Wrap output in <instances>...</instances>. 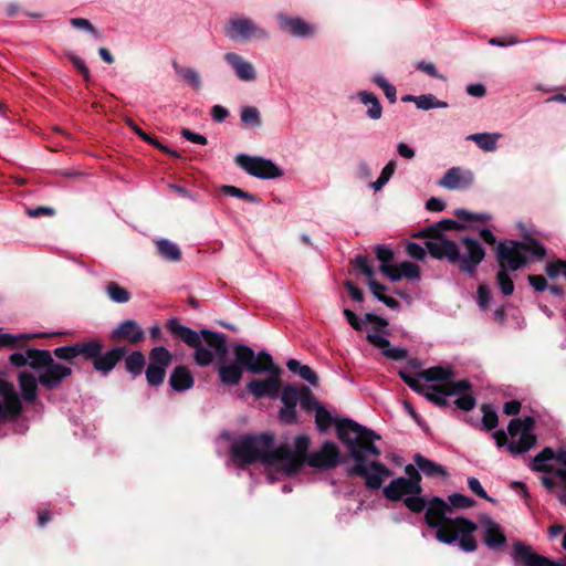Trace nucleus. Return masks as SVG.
<instances>
[{
  "mask_svg": "<svg viewBox=\"0 0 566 566\" xmlns=\"http://www.w3.org/2000/svg\"><path fill=\"white\" fill-rule=\"evenodd\" d=\"M145 333L134 319H125L118 324L111 333V339L114 342L125 339L132 344L143 342Z\"/></svg>",
  "mask_w": 566,
  "mask_h": 566,
  "instance_id": "6ab92c4d",
  "label": "nucleus"
},
{
  "mask_svg": "<svg viewBox=\"0 0 566 566\" xmlns=\"http://www.w3.org/2000/svg\"><path fill=\"white\" fill-rule=\"evenodd\" d=\"M355 268L361 271L364 275L367 276L368 281L375 276V272L373 266L369 263V260L365 255H357L354 260Z\"/></svg>",
  "mask_w": 566,
  "mask_h": 566,
  "instance_id": "6e6d98bb",
  "label": "nucleus"
},
{
  "mask_svg": "<svg viewBox=\"0 0 566 566\" xmlns=\"http://www.w3.org/2000/svg\"><path fill=\"white\" fill-rule=\"evenodd\" d=\"M474 176L471 170H464L460 167H452L446 171L438 185L449 189H465L473 184Z\"/></svg>",
  "mask_w": 566,
  "mask_h": 566,
  "instance_id": "f3484780",
  "label": "nucleus"
},
{
  "mask_svg": "<svg viewBox=\"0 0 566 566\" xmlns=\"http://www.w3.org/2000/svg\"><path fill=\"white\" fill-rule=\"evenodd\" d=\"M301 396V388L293 385H286L281 392V400L284 406H297Z\"/></svg>",
  "mask_w": 566,
  "mask_h": 566,
  "instance_id": "de8ad7c7",
  "label": "nucleus"
},
{
  "mask_svg": "<svg viewBox=\"0 0 566 566\" xmlns=\"http://www.w3.org/2000/svg\"><path fill=\"white\" fill-rule=\"evenodd\" d=\"M105 291L107 296L115 303H127L132 297L130 292L115 281L108 282Z\"/></svg>",
  "mask_w": 566,
  "mask_h": 566,
  "instance_id": "58836bf2",
  "label": "nucleus"
},
{
  "mask_svg": "<svg viewBox=\"0 0 566 566\" xmlns=\"http://www.w3.org/2000/svg\"><path fill=\"white\" fill-rule=\"evenodd\" d=\"M336 432L338 439L347 447L349 457L355 460V464L347 469V474L361 476L368 489L378 490L384 480L391 475V471L378 461L367 462L364 453L375 458L379 457L380 450L374 444V441L380 437L349 418H342L337 421Z\"/></svg>",
  "mask_w": 566,
  "mask_h": 566,
  "instance_id": "f257e3e1",
  "label": "nucleus"
},
{
  "mask_svg": "<svg viewBox=\"0 0 566 566\" xmlns=\"http://www.w3.org/2000/svg\"><path fill=\"white\" fill-rule=\"evenodd\" d=\"M402 277L412 281L420 280V268L409 261H403L399 264H396L391 273L388 275V279L396 282Z\"/></svg>",
  "mask_w": 566,
  "mask_h": 566,
  "instance_id": "bb28decb",
  "label": "nucleus"
},
{
  "mask_svg": "<svg viewBox=\"0 0 566 566\" xmlns=\"http://www.w3.org/2000/svg\"><path fill=\"white\" fill-rule=\"evenodd\" d=\"M146 380L147 384L151 387H159L164 384L165 377H166V370L164 368H158L155 366L148 365L146 370Z\"/></svg>",
  "mask_w": 566,
  "mask_h": 566,
  "instance_id": "49530a36",
  "label": "nucleus"
},
{
  "mask_svg": "<svg viewBox=\"0 0 566 566\" xmlns=\"http://www.w3.org/2000/svg\"><path fill=\"white\" fill-rule=\"evenodd\" d=\"M415 104L418 109H422V111L448 107L447 102L438 99L433 94L419 95L415 99Z\"/></svg>",
  "mask_w": 566,
  "mask_h": 566,
  "instance_id": "ea45409f",
  "label": "nucleus"
},
{
  "mask_svg": "<svg viewBox=\"0 0 566 566\" xmlns=\"http://www.w3.org/2000/svg\"><path fill=\"white\" fill-rule=\"evenodd\" d=\"M145 365H146L145 355L139 350H135V352L130 353L125 358V368H126L127 373H129L134 377L142 375V373L145 368Z\"/></svg>",
  "mask_w": 566,
  "mask_h": 566,
  "instance_id": "72a5a7b5",
  "label": "nucleus"
},
{
  "mask_svg": "<svg viewBox=\"0 0 566 566\" xmlns=\"http://www.w3.org/2000/svg\"><path fill=\"white\" fill-rule=\"evenodd\" d=\"M222 191L226 195L237 197L250 202H259V199L254 195L243 191L242 189L234 186H223Z\"/></svg>",
  "mask_w": 566,
  "mask_h": 566,
  "instance_id": "864d4df0",
  "label": "nucleus"
},
{
  "mask_svg": "<svg viewBox=\"0 0 566 566\" xmlns=\"http://www.w3.org/2000/svg\"><path fill=\"white\" fill-rule=\"evenodd\" d=\"M399 376L416 392L422 394L428 386L421 373L413 376L406 370H400Z\"/></svg>",
  "mask_w": 566,
  "mask_h": 566,
  "instance_id": "a19ab883",
  "label": "nucleus"
},
{
  "mask_svg": "<svg viewBox=\"0 0 566 566\" xmlns=\"http://www.w3.org/2000/svg\"><path fill=\"white\" fill-rule=\"evenodd\" d=\"M396 170V163L390 160L381 170L380 176L371 184V188L380 190L391 178Z\"/></svg>",
  "mask_w": 566,
  "mask_h": 566,
  "instance_id": "09e8293b",
  "label": "nucleus"
},
{
  "mask_svg": "<svg viewBox=\"0 0 566 566\" xmlns=\"http://www.w3.org/2000/svg\"><path fill=\"white\" fill-rule=\"evenodd\" d=\"M527 252L536 259H543L546 254L544 245L536 240H530L528 242L510 240L507 243L500 242L497 244L496 260L500 270L496 279L504 295H511L514 291L513 280L509 271H517L523 268L527 263Z\"/></svg>",
  "mask_w": 566,
  "mask_h": 566,
  "instance_id": "423d86ee",
  "label": "nucleus"
},
{
  "mask_svg": "<svg viewBox=\"0 0 566 566\" xmlns=\"http://www.w3.org/2000/svg\"><path fill=\"white\" fill-rule=\"evenodd\" d=\"M280 420L286 424H292L297 421L296 406H284L279 411Z\"/></svg>",
  "mask_w": 566,
  "mask_h": 566,
  "instance_id": "bf43d9fd",
  "label": "nucleus"
},
{
  "mask_svg": "<svg viewBox=\"0 0 566 566\" xmlns=\"http://www.w3.org/2000/svg\"><path fill=\"white\" fill-rule=\"evenodd\" d=\"M450 506L458 509H469L474 504V500L461 493H453L449 496Z\"/></svg>",
  "mask_w": 566,
  "mask_h": 566,
  "instance_id": "13d9d810",
  "label": "nucleus"
},
{
  "mask_svg": "<svg viewBox=\"0 0 566 566\" xmlns=\"http://www.w3.org/2000/svg\"><path fill=\"white\" fill-rule=\"evenodd\" d=\"M451 512V506L441 497L434 496L426 507L424 520L428 526L437 528L436 537L444 544L458 542V546L465 553L474 552L478 548L476 539L473 533L476 531V524L465 517H447Z\"/></svg>",
  "mask_w": 566,
  "mask_h": 566,
  "instance_id": "f03ea898",
  "label": "nucleus"
},
{
  "mask_svg": "<svg viewBox=\"0 0 566 566\" xmlns=\"http://www.w3.org/2000/svg\"><path fill=\"white\" fill-rule=\"evenodd\" d=\"M18 381L23 400L33 402L38 397L39 377L29 371H21L18 375Z\"/></svg>",
  "mask_w": 566,
  "mask_h": 566,
  "instance_id": "5701e85b",
  "label": "nucleus"
},
{
  "mask_svg": "<svg viewBox=\"0 0 566 566\" xmlns=\"http://www.w3.org/2000/svg\"><path fill=\"white\" fill-rule=\"evenodd\" d=\"M70 23L75 29L85 30V31H88L91 33H95V28L93 27V24L87 19H84V18H72L70 20Z\"/></svg>",
  "mask_w": 566,
  "mask_h": 566,
  "instance_id": "774afa93",
  "label": "nucleus"
},
{
  "mask_svg": "<svg viewBox=\"0 0 566 566\" xmlns=\"http://www.w3.org/2000/svg\"><path fill=\"white\" fill-rule=\"evenodd\" d=\"M226 35L231 40H250L252 38H268V33L259 28L251 19L237 17L230 19L226 29Z\"/></svg>",
  "mask_w": 566,
  "mask_h": 566,
  "instance_id": "2eb2a0df",
  "label": "nucleus"
},
{
  "mask_svg": "<svg viewBox=\"0 0 566 566\" xmlns=\"http://www.w3.org/2000/svg\"><path fill=\"white\" fill-rule=\"evenodd\" d=\"M69 59L72 62L73 66L83 75L84 80L88 82L91 78V73L84 60H82L75 54H69Z\"/></svg>",
  "mask_w": 566,
  "mask_h": 566,
  "instance_id": "0e129e2a",
  "label": "nucleus"
},
{
  "mask_svg": "<svg viewBox=\"0 0 566 566\" xmlns=\"http://www.w3.org/2000/svg\"><path fill=\"white\" fill-rule=\"evenodd\" d=\"M545 271L551 279H555L559 274L566 276V261L557 260L554 262H547Z\"/></svg>",
  "mask_w": 566,
  "mask_h": 566,
  "instance_id": "4d7b16f0",
  "label": "nucleus"
},
{
  "mask_svg": "<svg viewBox=\"0 0 566 566\" xmlns=\"http://www.w3.org/2000/svg\"><path fill=\"white\" fill-rule=\"evenodd\" d=\"M248 390L258 399L268 397L276 398L281 389L279 375H272L266 379H253L247 385Z\"/></svg>",
  "mask_w": 566,
  "mask_h": 566,
  "instance_id": "a211bd4d",
  "label": "nucleus"
},
{
  "mask_svg": "<svg viewBox=\"0 0 566 566\" xmlns=\"http://www.w3.org/2000/svg\"><path fill=\"white\" fill-rule=\"evenodd\" d=\"M471 387L472 385L469 380L460 379L442 385H428L421 395L434 405L446 407L449 406V397L470 390Z\"/></svg>",
  "mask_w": 566,
  "mask_h": 566,
  "instance_id": "ddd939ff",
  "label": "nucleus"
},
{
  "mask_svg": "<svg viewBox=\"0 0 566 566\" xmlns=\"http://www.w3.org/2000/svg\"><path fill=\"white\" fill-rule=\"evenodd\" d=\"M158 253L168 261H179L181 258V251L179 247L168 239H160L156 242Z\"/></svg>",
  "mask_w": 566,
  "mask_h": 566,
  "instance_id": "f704fd0d",
  "label": "nucleus"
},
{
  "mask_svg": "<svg viewBox=\"0 0 566 566\" xmlns=\"http://www.w3.org/2000/svg\"><path fill=\"white\" fill-rule=\"evenodd\" d=\"M382 355L391 360H403L408 357V350L403 347H391V344L382 352Z\"/></svg>",
  "mask_w": 566,
  "mask_h": 566,
  "instance_id": "680f3d73",
  "label": "nucleus"
},
{
  "mask_svg": "<svg viewBox=\"0 0 566 566\" xmlns=\"http://www.w3.org/2000/svg\"><path fill=\"white\" fill-rule=\"evenodd\" d=\"M28 366L39 371V382L46 390L59 388L62 381L72 375V368L55 363L48 349L28 348Z\"/></svg>",
  "mask_w": 566,
  "mask_h": 566,
  "instance_id": "1a4fd4ad",
  "label": "nucleus"
},
{
  "mask_svg": "<svg viewBox=\"0 0 566 566\" xmlns=\"http://www.w3.org/2000/svg\"><path fill=\"white\" fill-rule=\"evenodd\" d=\"M454 214L462 221L471 222V221H489L491 219L488 213H472L465 209H457Z\"/></svg>",
  "mask_w": 566,
  "mask_h": 566,
  "instance_id": "5fc2aeb1",
  "label": "nucleus"
},
{
  "mask_svg": "<svg viewBox=\"0 0 566 566\" xmlns=\"http://www.w3.org/2000/svg\"><path fill=\"white\" fill-rule=\"evenodd\" d=\"M500 133H475L467 137V140L474 142L483 151L492 153L497 148Z\"/></svg>",
  "mask_w": 566,
  "mask_h": 566,
  "instance_id": "cd10ccee",
  "label": "nucleus"
},
{
  "mask_svg": "<svg viewBox=\"0 0 566 566\" xmlns=\"http://www.w3.org/2000/svg\"><path fill=\"white\" fill-rule=\"evenodd\" d=\"M513 559L523 566H566V557L552 560L536 554L532 546L521 542L513 545Z\"/></svg>",
  "mask_w": 566,
  "mask_h": 566,
  "instance_id": "dca6fc26",
  "label": "nucleus"
},
{
  "mask_svg": "<svg viewBox=\"0 0 566 566\" xmlns=\"http://www.w3.org/2000/svg\"><path fill=\"white\" fill-rule=\"evenodd\" d=\"M403 503L413 513H420L427 507V503L420 494L408 495L403 499Z\"/></svg>",
  "mask_w": 566,
  "mask_h": 566,
  "instance_id": "603ef678",
  "label": "nucleus"
},
{
  "mask_svg": "<svg viewBox=\"0 0 566 566\" xmlns=\"http://www.w3.org/2000/svg\"><path fill=\"white\" fill-rule=\"evenodd\" d=\"M311 440L306 434L295 438L293 447L290 446L291 458L286 461V475L295 474L305 464L321 470L333 469L338 465L339 449L333 441L323 442L319 450L308 453Z\"/></svg>",
  "mask_w": 566,
  "mask_h": 566,
  "instance_id": "0eeeda50",
  "label": "nucleus"
},
{
  "mask_svg": "<svg viewBox=\"0 0 566 566\" xmlns=\"http://www.w3.org/2000/svg\"><path fill=\"white\" fill-rule=\"evenodd\" d=\"M367 340L375 347L381 349V352L390 345V340L379 332L367 334Z\"/></svg>",
  "mask_w": 566,
  "mask_h": 566,
  "instance_id": "e2e57ef3",
  "label": "nucleus"
},
{
  "mask_svg": "<svg viewBox=\"0 0 566 566\" xmlns=\"http://www.w3.org/2000/svg\"><path fill=\"white\" fill-rule=\"evenodd\" d=\"M468 391L469 390L460 392V396L453 401L454 405L462 411H470L476 405L475 397L472 394H469Z\"/></svg>",
  "mask_w": 566,
  "mask_h": 566,
  "instance_id": "3c124183",
  "label": "nucleus"
},
{
  "mask_svg": "<svg viewBox=\"0 0 566 566\" xmlns=\"http://www.w3.org/2000/svg\"><path fill=\"white\" fill-rule=\"evenodd\" d=\"M224 61L231 65L234 74L240 81L252 82L256 78V71L253 64L237 53H226Z\"/></svg>",
  "mask_w": 566,
  "mask_h": 566,
  "instance_id": "aec40b11",
  "label": "nucleus"
},
{
  "mask_svg": "<svg viewBox=\"0 0 566 566\" xmlns=\"http://www.w3.org/2000/svg\"><path fill=\"white\" fill-rule=\"evenodd\" d=\"M426 382L428 381H438V380H447L452 376V370L450 368H444L440 366L431 367L421 371Z\"/></svg>",
  "mask_w": 566,
  "mask_h": 566,
  "instance_id": "37998d69",
  "label": "nucleus"
},
{
  "mask_svg": "<svg viewBox=\"0 0 566 566\" xmlns=\"http://www.w3.org/2000/svg\"><path fill=\"white\" fill-rule=\"evenodd\" d=\"M279 21L281 29L294 36H307L314 31L313 27L298 18L280 17Z\"/></svg>",
  "mask_w": 566,
  "mask_h": 566,
  "instance_id": "393cba45",
  "label": "nucleus"
},
{
  "mask_svg": "<svg viewBox=\"0 0 566 566\" xmlns=\"http://www.w3.org/2000/svg\"><path fill=\"white\" fill-rule=\"evenodd\" d=\"M535 419L531 416L513 418L507 426V433L512 440L507 441V434L503 430L495 431L493 438L499 448L506 447L512 455H522L537 442V438L533 433Z\"/></svg>",
  "mask_w": 566,
  "mask_h": 566,
  "instance_id": "6e6552de",
  "label": "nucleus"
},
{
  "mask_svg": "<svg viewBox=\"0 0 566 566\" xmlns=\"http://www.w3.org/2000/svg\"><path fill=\"white\" fill-rule=\"evenodd\" d=\"M286 367L290 371L298 374V376L306 380L312 386H316L318 378L313 369L307 365H302L297 359L291 358L286 361Z\"/></svg>",
  "mask_w": 566,
  "mask_h": 566,
  "instance_id": "2f4dec72",
  "label": "nucleus"
},
{
  "mask_svg": "<svg viewBox=\"0 0 566 566\" xmlns=\"http://www.w3.org/2000/svg\"><path fill=\"white\" fill-rule=\"evenodd\" d=\"M168 331L195 349L193 359L198 366H209L214 359L223 361L228 355L227 335L203 328L199 333L182 325L177 318L167 323Z\"/></svg>",
  "mask_w": 566,
  "mask_h": 566,
  "instance_id": "20e7f679",
  "label": "nucleus"
},
{
  "mask_svg": "<svg viewBox=\"0 0 566 566\" xmlns=\"http://www.w3.org/2000/svg\"><path fill=\"white\" fill-rule=\"evenodd\" d=\"M172 361L171 353L164 346L154 347L149 352V364L150 366H155L158 368H164V370L169 367Z\"/></svg>",
  "mask_w": 566,
  "mask_h": 566,
  "instance_id": "473e14b6",
  "label": "nucleus"
},
{
  "mask_svg": "<svg viewBox=\"0 0 566 566\" xmlns=\"http://www.w3.org/2000/svg\"><path fill=\"white\" fill-rule=\"evenodd\" d=\"M340 419H338L339 421ZM334 422V419L328 410H326L322 405L316 408L315 410V423L317 427V430L321 432H325L332 423ZM337 423V420H335V424Z\"/></svg>",
  "mask_w": 566,
  "mask_h": 566,
  "instance_id": "c03bdc74",
  "label": "nucleus"
},
{
  "mask_svg": "<svg viewBox=\"0 0 566 566\" xmlns=\"http://www.w3.org/2000/svg\"><path fill=\"white\" fill-rule=\"evenodd\" d=\"M405 471L408 478H397L384 488L382 492L386 499L390 501H399L403 500L408 495L421 494L422 488L420 485V473L411 464H408Z\"/></svg>",
  "mask_w": 566,
  "mask_h": 566,
  "instance_id": "9b49d317",
  "label": "nucleus"
},
{
  "mask_svg": "<svg viewBox=\"0 0 566 566\" xmlns=\"http://www.w3.org/2000/svg\"><path fill=\"white\" fill-rule=\"evenodd\" d=\"M172 67L193 90L201 87L200 74L195 69L181 67L176 61L172 62Z\"/></svg>",
  "mask_w": 566,
  "mask_h": 566,
  "instance_id": "4c0bfd02",
  "label": "nucleus"
},
{
  "mask_svg": "<svg viewBox=\"0 0 566 566\" xmlns=\"http://www.w3.org/2000/svg\"><path fill=\"white\" fill-rule=\"evenodd\" d=\"M235 164L249 175L260 179H275L283 175L279 166L272 160L262 157L239 154L235 157Z\"/></svg>",
  "mask_w": 566,
  "mask_h": 566,
  "instance_id": "f8f14e48",
  "label": "nucleus"
},
{
  "mask_svg": "<svg viewBox=\"0 0 566 566\" xmlns=\"http://www.w3.org/2000/svg\"><path fill=\"white\" fill-rule=\"evenodd\" d=\"M483 538L485 545L491 549L499 548L506 543V537L502 527L492 520L486 521Z\"/></svg>",
  "mask_w": 566,
  "mask_h": 566,
  "instance_id": "b1692460",
  "label": "nucleus"
},
{
  "mask_svg": "<svg viewBox=\"0 0 566 566\" xmlns=\"http://www.w3.org/2000/svg\"><path fill=\"white\" fill-rule=\"evenodd\" d=\"M298 402L301 405V408L307 412L316 410V408L321 406L315 395L311 391L310 388L305 386L301 388V396Z\"/></svg>",
  "mask_w": 566,
  "mask_h": 566,
  "instance_id": "a18cd8bd",
  "label": "nucleus"
},
{
  "mask_svg": "<svg viewBox=\"0 0 566 566\" xmlns=\"http://www.w3.org/2000/svg\"><path fill=\"white\" fill-rule=\"evenodd\" d=\"M357 95L360 102L368 107L367 116L373 120L379 119L382 115V106L378 97L374 93L367 91H360Z\"/></svg>",
  "mask_w": 566,
  "mask_h": 566,
  "instance_id": "c756f323",
  "label": "nucleus"
},
{
  "mask_svg": "<svg viewBox=\"0 0 566 566\" xmlns=\"http://www.w3.org/2000/svg\"><path fill=\"white\" fill-rule=\"evenodd\" d=\"M232 458L243 464L260 462L266 467H276L286 475V461L291 458L286 443L274 448L272 433L245 434L231 446Z\"/></svg>",
  "mask_w": 566,
  "mask_h": 566,
  "instance_id": "7ed1b4c3",
  "label": "nucleus"
},
{
  "mask_svg": "<svg viewBox=\"0 0 566 566\" xmlns=\"http://www.w3.org/2000/svg\"><path fill=\"white\" fill-rule=\"evenodd\" d=\"M461 242L462 250L454 241L438 235L426 241V249L432 258L447 260L461 272L472 275L483 261L485 251L476 239L464 237Z\"/></svg>",
  "mask_w": 566,
  "mask_h": 566,
  "instance_id": "39448f33",
  "label": "nucleus"
},
{
  "mask_svg": "<svg viewBox=\"0 0 566 566\" xmlns=\"http://www.w3.org/2000/svg\"><path fill=\"white\" fill-rule=\"evenodd\" d=\"M169 385L175 391H185L193 387L195 378L188 367L176 366L169 376Z\"/></svg>",
  "mask_w": 566,
  "mask_h": 566,
  "instance_id": "4be33fe9",
  "label": "nucleus"
},
{
  "mask_svg": "<svg viewBox=\"0 0 566 566\" xmlns=\"http://www.w3.org/2000/svg\"><path fill=\"white\" fill-rule=\"evenodd\" d=\"M53 354L59 359L72 360V359L76 358L75 343L72 345H67V346L56 347L53 350Z\"/></svg>",
  "mask_w": 566,
  "mask_h": 566,
  "instance_id": "052dcab7",
  "label": "nucleus"
},
{
  "mask_svg": "<svg viewBox=\"0 0 566 566\" xmlns=\"http://www.w3.org/2000/svg\"><path fill=\"white\" fill-rule=\"evenodd\" d=\"M125 355L126 349L124 347H114L104 354H98L93 360V367L103 375H107L125 357Z\"/></svg>",
  "mask_w": 566,
  "mask_h": 566,
  "instance_id": "412c9836",
  "label": "nucleus"
},
{
  "mask_svg": "<svg viewBox=\"0 0 566 566\" xmlns=\"http://www.w3.org/2000/svg\"><path fill=\"white\" fill-rule=\"evenodd\" d=\"M218 375L222 384L228 386L238 385L242 378L243 369L237 363L220 361Z\"/></svg>",
  "mask_w": 566,
  "mask_h": 566,
  "instance_id": "a878e982",
  "label": "nucleus"
},
{
  "mask_svg": "<svg viewBox=\"0 0 566 566\" xmlns=\"http://www.w3.org/2000/svg\"><path fill=\"white\" fill-rule=\"evenodd\" d=\"M482 410H483V417H482L483 428L488 431L495 429L499 423V418H497V413L495 412V410L488 405H484Z\"/></svg>",
  "mask_w": 566,
  "mask_h": 566,
  "instance_id": "8fccbe9b",
  "label": "nucleus"
},
{
  "mask_svg": "<svg viewBox=\"0 0 566 566\" xmlns=\"http://www.w3.org/2000/svg\"><path fill=\"white\" fill-rule=\"evenodd\" d=\"M0 421L17 419L23 411L21 399L14 386L4 379H0Z\"/></svg>",
  "mask_w": 566,
  "mask_h": 566,
  "instance_id": "4468645a",
  "label": "nucleus"
},
{
  "mask_svg": "<svg viewBox=\"0 0 566 566\" xmlns=\"http://www.w3.org/2000/svg\"><path fill=\"white\" fill-rule=\"evenodd\" d=\"M551 460H554V451L547 447L534 457L531 469L536 472H549L552 467L547 462Z\"/></svg>",
  "mask_w": 566,
  "mask_h": 566,
  "instance_id": "e433bc0d",
  "label": "nucleus"
},
{
  "mask_svg": "<svg viewBox=\"0 0 566 566\" xmlns=\"http://www.w3.org/2000/svg\"><path fill=\"white\" fill-rule=\"evenodd\" d=\"M234 359L243 370L252 374L268 373L270 375H280V367L275 366L272 356L266 350H260L258 354L248 345L234 344L232 346Z\"/></svg>",
  "mask_w": 566,
  "mask_h": 566,
  "instance_id": "9d476101",
  "label": "nucleus"
},
{
  "mask_svg": "<svg viewBox=\"0 0 566 566\" xmlns=\"http://www.w3.org/2000/svg\"><path fill=\"white\" fill-rule=\"evenodd\" d=\"M407 254L416 260H423L426 256V249L417 242H409L406 247Z\"/></svg>",
  "mask_w": 566,
  "mask_h": 566,
  "instance_id": "338daca9",
  "label": "nucleus"
},
{
  "mask_svg": "<svg viewBox=\"0 0 566 566\" xmlns=\"http://www.w3.org/2000/svg\"><path fill=\"white\" fill-rule=\"evenodd\" d=\"M103 344L95 338H92L86 342H77L75 343L76 348V357H82L85 360H93L95 357L102 353L103 350Z\"/></svg>",
  "mask_w": 566,
  "mask_h": 566,
  "instance_id": "c85d7f7f",
  "label": "nucleus"
},
{
  "mask_svg": "<svg viewBox=\"0 0 566 566\" xmlns=\"http://www.w3.org/2000/svg\"><path fill=\"white\" fill-rule=\"evenodd\" d=\"M415 463L419 468V470L426 474L427 476H447L448 472L444 467L436 463L434 461L427 459L421 454H416Z\"/></svg>",
  "mask_w": 566,
  "mask_h": 566,
  "instance_id": "7c9ffc66",
  "label": "nucleus"
},
{
  "mask_svg": "<svg viewBox=\"0 0 566 566\" xmlns=\"http://www.w3.org/2000/svg\"><path fill=\"white\" fill-rule=\"evenodd\" d=\"M468 486L470 491L473 492L479 497L492 501V499L488 495V493L485 492V490L483 489V486L481 485L480 481L476 478L470 476L468 479Z\"/></svg>",
  "mask_w": 566,
  "mask_h": 566,
  "instance_id": "69168bd1",
  "label": "nucleus"
},
{
  "mask_svg": "<svg viewBox=\"0 0 566 566\" xmlns=\"http://www.w3.org/2000/svg\"><path fill=\"white\" fill-rule=\"evenodd\" d=\"M240 118L248 126L259 127L261 125V114L254 106H243L240 111Z\"/></svg>",
  "mask_w": 566,
  "mask_h": 566,
  "instance_id": "79ce46f5",
  "label": "nucleus"
},
{
  "mask_svg": "<svg viewBox=\"0 0 566 566\" xmlns=\"http://www.w3.org/2000/svg\"><path fill=\"white\" fill-rule=\"evenodd\" d=\"M376 258L380 261V272L388 277L391 273L396 264H392L394 261V252L386 248L385 245H377L376 249Z\"/></svg>",
  "mask_w": 566,
  "mask_h": 566,
  "instance_id": "c9c22d12",
  "label": "nucleus"
}]
</instances>
